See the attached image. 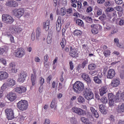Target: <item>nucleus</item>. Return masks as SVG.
Instances as JSON below:
<instances>
[{
  "instance_id": "f257e3e1",
  "label": "nucleus",
  "mask_w": 124,
  "mask_h": 124,
  "mask_svg": "<svg viewBox=\"0 0 124 124\" xmlns=\"http://www.w3.org/2000/svg\"><path fill=\"white\" fill-rule=\"evenodd\" d=\"M85 89L84 83L81 81H76L73 85V90L76 93H81Z\"/></svg>"
},
{
  "instance_id": "f03ea898",
  "label": "nucleus",
  "mask_w": 124,
  "mask_h": 124,
  "mask_svg": "<svg viewBox=\"0 0 124 124\" xmlns=\"http://www.w3.org/2000/svg\"><path fill=\"white\" fill-rule=\"evenodd\" d=\"M29 107V103L26 100H21L17 104V108L20 111H25Z\"/></svg>"
},
{
  "instance_id": "7ed1b4c3",
  "label": "nucleus",
  "mask_w": 124,
  "mask_h": 124,
  "mask_svg": "<svg viewBox=\"0 0 124 124\" xmlns=\"http://www.w3.org/2000/svg\"><path fill=\"white\" fill-rule=\"evenodd\" d=\"M83 95L84 97L87 99V100H91L93 99V93L92 92L91 89H88L87 88H86L83 92Z\"/></svg>"
},
{
  "instance_id": "20e7f679",
  "label": "nucleus",
  "mask_w": 124,
  "mask_h": 124,
  "mask_svg": "<svg viewBox=\"0 0 124 124\" xmlns=\"http://www.w3.org/2000/svg\"><path fill=\"white\" fill-rule=\"evenodd\" d=\"M2 20L6 24H12L14 22V18L11 16L7 14L2 16Z\"/></svg>"
},
{
  "instance_id": "39448f33",
  "label": "nucleus",
  "mask_w": 124,
  "mask_h": 124,
  "mask_svg": "<svg viewBox=\"0 0 124 124\" xmlns=\"http://www.w3.org/2000/svg\"><path fill=\"white\" fill-rule=\"evenodd\" d=\"M13 12L14 15H15L16 18L19 19V18H21V17L25 14V10L23 8H20L14 10Z\"/></svg>"
},
{
  "instance_id": "423d86ee",
  "label": "nucleus",
  "mask_w": 124,
  "mask_h": 124,
  "mask_svg": "<svg viewBox=\"0 0 124 124\" xmlns=\"http://www.w3.org/2000/svg\"><path fill=\"white\" fill-rule=\"evenodd\" d=\"M5 113L7 116L8 120H13L15 118L14 115V110L12 108H6L5 109Z\"/></svg>"
},
{
  "instance_id": "0eeeda50",
  "label": "nucleus",
  "mask_w": 124,
  "mask_h": 124,
  "mask_svg": "<svg viewBox=\"0 0 124 124\" xmlns=\"http://www.w3.org/2000/svg\"><path fill=\"white\" fill-rule=\"evenodd\" d=\"M27 76V72L25 71H22L18 75V81L19 82V83H24V82H25L26 80Z\"/></svg>"
},
{
  "instance_id": "6e6552de",
  "label": "nucleus",
  "mask_w": 124,
  "mask_h": 124,
  "mask_svg": "<svg viewBox=\"0 0 124 124\" xmlns=\"http://www.w3.org/2000/svg\"><path fill=\"white\" fill-rule=\"evenodd\" d=\"M25 55H26L25 50L21 48H17V50L15 52V56H16V58H22Z\"/></svg>"
},
{
  "instance_id": "1a4fd4ad",
  "label": "nucleus",
  "mask_w": 124,
  "mask_h": 124,
  "mask_svg": "<svg viewBox=\"0 0 124 124\" xmlns=\"http://www.w3.org/2000/svg\"><path fill=\"white\" fill-rule=\"evenodd\" d=\"M71 110L73 113L77 114V115H78V116H82L84 114V110L80 108L73 107L71 108Z\"/></svg>"
},
{
  "instance_id": "9d476101",
  "label": "nucleus",
  "mask_w": 124,
  "mask_h": 124,
  "mask_svg": "<svg viewBox=\"0 0 124 124\" xmlns=\"http://www.w3.org/2000/svg\"><path fill=\"white\" fill-rule=\"evenodd\" d=\"M90 110L91 111L92 114L94 118L97 119L99 118V114L97 112V110L96 109V107L95 106H91Z\"/></svg>"
},
{
  "instance_id": "9b49d317",
  "label": "nucleus",
  "mask_w": 124,
  "mask_h": 124,
  "mask_svg": "<svg viewBox=\"0 0 124 124\" xmlns=\"http://www.w3.org/2000/svg\"><path fill=\"white\" fill-rule=\"evenodd\" d=\"M83 116H85L88 119H90L91 122H95L94 118H93V114L89 112L88 110H85L83 111V114H82Z\"/></svg>"
},
{
  "instance_id": "f8f14e48",
  "label": "nucleus",
  "mask_w": 124,
  "mask_h": 124,
  "mask_svg": "<svg viewBox=\"0 0 124 124\" xmlns=\"http://www.w3.org/2000/svg\"><path fill=\"white\" fill-rule=\"evenodd\" d=\"M100 93V95L101 96H103L105 93H107L108 92V86H104L102 87L99 90Z\"/></svg>"
},
{
  "instance_id": "ddd939ff",
  "label": "nucleus",
  "mask_w": 124,
  "mask_h": 124,
  "mask_svg": "<svg viewBox=\"0 0 124 124\" xmlns=\"http://www.w3.org/2000/svg\"><path fill=\"white\" fill-rule=\"evenodd\" d=\"M70 51L69 55L72 58H77V52H76V49L74 46H70Z\"/></svg>"
},
{
  "instance_id": "4468645a",
  "label": "nucleus",
  "mask_w": 124,
  "mask_h": 124,
  "mask_svg": "<svg viewBox=\"0 0 124 124\" xmlns=\"http://www.w3.org/2000/svg\"><path fill=\"white\" fill-rule=\"evenodd\" d=\"M115 74V70L113 69H110L108 72L107 77L108 79H113Z\"/></svg>"
},
{
  "instance_id": "2eb2a0df",
  "label": "nucleus",
  "mask_w": 124,
  "mask_h": 124,
  "mask_svg": "<svg viewBox=\"0 0 124 124\" xmlns=\"http://www.w3.org/2000/svg\"><path fill=\"white\" fill-rule=\"evenodd\" d=\"M56 26L57 31H60L62 29V17H61V16L58 17L56 22Z\"/></svg>"
},
{
  "instance_id": "dca6fc26",
  "label": "nucleus",
  "mask_w": 124,
  "mask_h": 124,
  "mask_svg": "<svg viewBox=\"0 0 124 124\" xmlns=\"http://www.w3.org/2000/svg\"><path fill=\"white\" fill-rule=\"evenodd\" d=\"M16 94L13 92H11L7 95V98L10 100V101H14L16 99Z\"/></svg>"
},
{
  "instance_id": "f3484780",
  "label": "nucleus",
  "mask_w": 124,
  "mask_h": 124,
  "mask_svg": "<svg viewBox=\"0 0 124 124\" xmlns=\"http://www.w3.org/2000/svg\"><path fill=\"white\" fill-rule=\"evenodd\" d=\"M22 28H21V26H16L15 28L12 29L11 30V32L12 33H15V32H17V33H20L21 31H22Z\"/></svg>"
},
{
  "instance_id": "a211bd4d",
  "label": "nucleus",
  "mask_w": 124,
  "mask_h": 124,
  "mask_svg": "<svg viewBox=\"0 0 124 124\" xmlns=\"http://www.w3.org/2000/svg\"><path fill=\"white\" fill-rule=\"evenodd\" d=\"M81 78L87 82V84H91V78H90L88 74H87L86 73H82L81 74Z\"/></svg>"
},
{
  "instance_id": "6ab92c4d",
  "label": "nucleus",
  "mask_w": 124,
  "mask_h": 124,
  "mask_svg": "<svg viewBox=\"0 0 124 124\" xmlns=\"http://www.w3.org/2000/svg\"><path fill=\"white\" fill-rule=\"evenodd\" d=\"M8 78V73L5 71H0V80H5Z\"/></svg>"
},
{
  "instance_id": "aec40b11",
  "label": "nucleus",
  "mask_w": 124,
  "mask_h": 124,
  "mask_svg": "<svg viewBox=\"0 0 124 124\" xmlns=\"http://www.w3.org/2000/svg\"><path fill=\"white\" fill-rule=\"evenodd\" d=\"M6 5L10 7H17L18 3L14 0H9L6 2Z\"/></svg>"
},
{
  "instance_id": "412c9836",
  "label": "nucleus",
  "mask_w": 124,
  "mask_h": 124,
  "mask_svg": "<svg viewBox=\"0 0 124 124\" xmlns=\"http://www.w3.org/2000/svg\"><path fill=\"white\" fill-rule=\"evenodd\" d=\"M33 74H31V80L32 83V86H35L36 84V72L33 71Z\"/></svg>"
},
{
  "instance_id": "4be33fe9",
  "label": "nucleus",
  "mask_w": 124,
  "mask_h": 124,
  "mask_svg": "<svg viewBox=\"0 0 124 124\" xmlns=\"http://www.w3.org/2000/svg\"><path fill=\"white\" fill-rule=\"evenodd\" d=\"M120 79L116 78L111 81V87H118V86L120 85Z\"/></svg>"
},
{
  "instance_id": "5701e85b",
  "label": "nucleus",
  "mask_w": 124,
  "mask_h": 124,
  "mask_svg": "<svg viewBox=\"0 0 124 124\" xmlns=\"http://www.w3.org/2000/svg\"><path fill=\"white\" fill-rule=\"evenodd\" d=\"M108 100L116 99L115 102H119L120 101V97L118 95L115 96L112 93H109L108 94Z\"/></svg>"
},
{
  "instance_id": "b1692460",
  "label": "nucleus",
  "mask_w": 124,
  "mask_h": 124,
  "mask_svg": "<svg viewBox=\"0 0 124 124\" xmlns=\"http://www.w3.org/2000/svg\"><path fill=\"white\" fill-rule=\"evenodd\" d=\"M9 68L13 73H16L17 72V69H16V65L14 62H11L9 64Z\"/></svg>"
},
{
  "instance_id": "393cba45",
  "label": "nucleus",
  "mask_w": 124,
  "mask_h": 124,
  "mask_svg": "<svg viewBox=\"0 0 124 124\" xmlns=\"http://www.w3.org/2000/svg\"><path fill=\"white\" fill-rule=\"evenodd\" d=\"M6 85L8 87H13L15 85V80L12 78H9L6 82Z\"/></svg>"
},
{
  "instance_id": "a878e982",
  "label": "nucleus",
  "mask_w": 124,
  "mask_h": 124,
  "mask_svg": "<svg viewBox=\"0 0 124 124\" xmlns=\"http://www.w3.org/2000/svg\"><path fill=\"white\" fill-rule=\"evenodd\" d=\"M50 25V20H46V22H44L43 24V27L44 30L46 31H49V28H50L49 26Z\"/></svg>"
},
{
  "instance_id": "bb28decb",
  "label": "nucleus",
  "mask_w": 124,
  "mask_h": 124,
  "mask_svg": "<svg viewBox=\"0 0 124 124\" xmlns=\"http://www.w3.org/2000/svg\"><path fill=\"white\" fill-rule=\"evenodd\" d=\"M114 42L115 44H116L117 47H119L121 49H124V46L122 44H120L119 40L118 38H114Z\"/></svg>"
},
{
  "instance_id": "cd10ccee",
  "label": "nucleus",
  "mask_w": 124,
  "mask_h": 124,
  "mask_svg": "<svg viewBox=\"0 0 124 124\" xmlns=\"http://www.w3.org/2000/svg\"><path fill=\"white\" fill-rule=\"evenodd\" d=\"M99 109L100 112H101L102 114H103V115H106L107 114L106 109H105V108L103 106V105H100L99 107Z\"/></svg>"
},
{
  "instance_id": "c85d7f7f",
  "label": "nucleus",
  "mask_w": 124,
  "mask_h": 124,
  "mask_svg": "<svg viewBox=\"0 0 124 124\" xmlns=\"http://www.w3.org/2000/svg\"><path fill=\"white\" fill-rule=\"evenodd\" d=\"M57 103H58L57 99H53L50 104L51 108H57Z\"/></svg>"
},
{
  "instance_id": "c756f323",
  "label": "nucleus",
  "mask_w": 124,
  "mask_h": 124,
  "mask_svg": "<svg viewBox=\"0 0 124 124\" xmlns=\"http://www.w3.org/2000/svg\"><path fill=\"white\" fill-rule=\"evenodd\" d=\"M82 31L78 30H76L74 31V35L80 37L82 35Z\"/></svg>"
},
{
  "instance_id": "7c9ffc66",
  "label": "nucleus",
  "mask_w": 124,
  "mask_h": 124,
  "mask_svg": "<svg viewBox=\"0 0 124 124\" xmlns=\"http://www.w3.org/2000/svg\"><path fill=\"white\" fill-rule=\"evenodd\" d=\"M78 102L80 104L85 103V98L82 96H78L77 98Z\"/></svg>"
},
{
  "instance_id": "2f4dec72",
  "label": "nucleus",
  "mask_w": 124,
  "mask_h": 124,
  "mask_svg": "<svg viewBox=\"0 0 124 124\" xmlns=\"http://www.w3.org/2000/svg\"><path fill=\"white\" fill-rule=\"evenodd\" d=\"M8 51V47L5 46L3 48L0 47V55H3V53H6Z\"/></svg>"
},
{
  "instance_id": "473e14b6",
  "label": "nucleus",
  "mask_w": 124,
  "mask_h": 124,
  "mask_svg": "<svg viewBox=\"0 0 124 124\" xmlns=\"http://www.w3.org/2000/svg\"><path fill=\"white\" fill-rule=\"evenodd\" d=\"M103 54L105 58H108V57H110V55H111V51L107 49L103 52Z\"/></svg>"
},
{
  "instance_id": "72a5a7b5",
  "label": "nucleus",
  "mask_w": 124,
  "mask_h": 124,
  "mask_svg": "<svg viewBox=\"0 0 124 124\" xmlns=\"http://www.w3.org/2000/svg\"><path fill=\"white\" fill-rule=\"evenodd\" d=\"M95 67H96V66L94 64L92 63L88 65V70H94Z\"/></svg>"
},
{
  "instance_id": "f704fd0d",
  "label": "nucleus",
  "mask_w": 124,
  "mask_h": 124,
  "mask_svg": "<svg viewBox=\"0 0 124 124\" xmlns=\"http://www.w3.org/2000/svg\"><path fill=\"white\" fill-rule=\"evenodd\" d=\"M93 81L96 84H101L102 83L101 79L98 78H96V77H93Z\"/></svg>"
},
{
  "instance_id": "c9c22d12",
  "label": "nucleus",
  "mask_w": 124,
  "mask_h": 124,
  "mask_svg": "<svg viewBox=\"0 0 124 124\" xmlns=\"http://www.w3.org/2000/svg\"><path fill=\"white\" fill-rule=\"evenodd\" d=\"M40 34H41V29H40V28H37L36 29V38L38 39V37L40 36Z\"/></svg>"
},
{
  "instance_id": "e433bc0d",
  "label": "nucleus",
  "mask_w": 124,
  "mask_h": 124,
  "mask_svg": "<svg viewBox=\"0 0 124 124\" xmlns=\"http://www.w3.org/2000/svg\"><path fill=\"white\" fill-rule=\"evenodd\" d=\"M84 20L87 23H89V24L93 23V18L92 17L87 16L84 18Z\"/></svg>"
},
{
  "instance_id": "4c0bfd02",
  "label": "nucleus",
  "mask_w": 124,
  "mask_h": 124,
  "mask_svg": "<svg viewBox=\"0 0 124 124\" xmlns=\"http://www.w3.org/2000/svg\"><path fill=\"white\" fill-rule=\"evenodd\" d=\"M66 14V8L65 7L61 8L60 15L61 16H64Z\"/></svg>"
},
{
  "instance_id": "58836bf2",
  "label": "nucleus",
  "mask_w": 124,
  "mask_h": 124,
  "mask_svg": "<svg viewBox=\"0 0 124 124\" xmlns=\"http://www.w3.org/2000/svg\"><path fill=\"white\" fill-rule=\"evenodd\" d=\"M76 24L80 27H84V22L81 19H78L76 20Z\"/></svg>"
},
{
  "instance_id": "ea45409f",
  "label": "nucleus",
  "mask_w": 124,
  "mask_h": 124,
  "mask_svg": "<svg viewBox=\"0 0 124 124\" xmlns=\"http://www.w3.org/2000/svg\"><path fill=\"white\" fill-rule=\"evenodd\" d=\"M5 85L3 84V85L1 87V89H0V98H1L2 96V93H3V90H5Z\"/></svg>"
},
{
  "instance_id": "a19ab883",
  "label": "nucleus",
  "mask_w": 124,
  "mask_h": 124,
  "mask_svg": "<svg viewBox=\"0 0 124 124\" xmlns=\"http://www.w3.org/2000/svg\"><path fill=\"white\" fill-rule=\"evenodd\" d=\"M73 11L72 10V8H69L68 9H66V13L68 15V16H71Z\"/></svg>"
},
{
  "instance_id": "79ce46f5",
  "label": "nucleus",
  "mask_w": 124,
  "mask_h": 124,
  "mask_svg": "<svg viewBox=\"0 0 124 124\" xmlns=\"http://www.w3.org/2000/svg\"><path fill=\"white\" fill-rule=\"evenodd\" d=\"M66 43V41H65V39H62V42L60 43V45L62 47V49H63L64 48Z\"/></svg>"
},
{
  "instance_id": "37998d69",
  "label": "nucleus",
  "mask_w": 124,
  "mask_h": 124,
  "mask_svg": "<svg viewBox=\"0 0 124 124\" xmlns=\"http://www.w3.org/2000/svg\"><path fill=\"white\" fill-rule=\"evenodd\" d=\"M108 100V104L109 106H114V104H115V102H116V99H110Z\"/></svg>"
},
{
  "instance_id": "c03bdc74",
  "label": "nucleus",
  "mask_w": 124,
  "mask_h": 124,
  "mask_svg": "<svg viewBox=\"0 0 124 124\" xmlns=\"http://www.w3.org/2000/svg\"><path fill=\"white\" fill-rule=\"evenodd\" d=\"M119 111L120 112H124V104L118 106Z\"/></svg>"
},
{
  "instance_id": "a18cd8bd",
  "label": "nucleus",
  "mask_w": 124,
  "mask_h": 124,
  "mask_svg": "<svg viewBox=\"0 0 124 124\" xmlns=\"http://www.w3.org/2000/svg\"><path fill=\"white\" fill-rule=\"evenodd\" d=\"M101 101L102 102V103L106 104L107 102H108V99H107V98L106 97L104 96L101 98Z\"/></svg>"
},
{
  "instance_id": "49530a36",
  "label": "nucleus",
  "mask_w": 124,
  "mask_h": 124,
  "mask_svg": "<svg viewBox=\"0 0 124 124\" xmlns=\"http://www.w3.org/2000/svg\"><path fill=\"white\" fill-rule=\"evenodd\" d=\"M70 123L72 124H77V121L75 119V117H72L70 118Z\"/></svg>"
},
{
  "instance_id": "de8ad7c7",
  "label": "nucleus",
  "mask_w": 124,
  "mask_h": 124,
  "mask_svg": "<svg viewBox=\"0 0 124 124\" xmlns=\"http://www.w3.org/2000/svg\"><path fill=\"white\" fill-rule=\"evenodd\" d=\"M88 62H89V61H88V59L84 60L82 62V64H81L82 68H85V66H86V65H87V64H88Z\"/></svg>"
},
{
  "instance_id": "09e8293b",
  "label": "nucleus",
  "mask_w": 124,
  "mask_h": 124,
  "mask_svg": "<svg viewBox=\"0 0 124 124\" xmlns=\"http://www.w3.org/2000/svg\"><path fill=\"white\" fill-rule=\"evenodd\" d=\"M99 20L102 21H105V20H106V16L103 14L101 16L99 17Z\"/></svg>"
},
{
  "instance_id": "8fccbe9b",
  "label": "nucleus",
  "mask_w": 124,
  "mask_h": 124,
  "mask_svg": "<svg viewBox=\"0 0 124 124\" xmlns=\"http://www.w3.org/2000/svg\"><path fill=\"white\" fill-rule=\"evenodd\" d=\"M98 27H99V25L98 24H93L91 25V28H92V30H98Z\"/></svg>"
},
{
  "instance_id": "3c124183",
  "label": "nucleus",
  "mask_w": 124,
  "mask_h": 124,
  "mask_svg": "<svg viewBox=\"0 0 124 124\" xmlns=\"http://www.w3.org/2000/svg\"><path fill=\"white\" fill-rule=\"evenodd\" d=\"M44 62H49V56L48 54H46L44 57Z\"/></svg>"
},
{
  "instance_id": "603ef678",
  "label": "nucleus",
  "mask_w": 124,
  "mask_h": 124,
  "mask_svg": "<svg viewBox=\"0 0 124 124\" xmlns=\"http://www.w3.org/2000/svg\"><path fill=\"white\" fill-rule=\"evenodd\" d=\"M46 42L47 44H51L52 43V37L48 36L46 38Z\"/></svg>"
},
{
  "instance_id": "864d4df0",
  "label": "nucleus",
  "mask_w": 124,
  "mask_h": 124,
  "mask_svg": "<svg viewBox=\"0 0 124 124\" xmlns=\"http://www.w3.org/2000/svg\"><path fill=\"white\" fill-rule=\"evenodd\" d=\"M8 37L10 39L11 43H14V37H13V36H12V35H8Z\"/></svg>"
},
{
  "instance_id": "5fc2aeb1",
  "label": "nucleus",
  "mask_w": 124,
  "mask_h": 124,
  "mask_svg": "<svg viewBox=\"0 0 124 124\" xmlns=\"http://www.w3.org/2000/svg\"><path fill=\"white\" fill-rule=\"evenodd\" d=\"M81 122L82 123H84V124H86L89 122V120L87 119V118H86V117H82L80 119Z\"/></svg>"
},
{
  "instance_id": "6e6d98bb",
  "label": "nucleus",
  "mask_w": 124,
  "mask_h": 124,
  "mask_svg": "<svg viewBox=\"0 0 124 124\" xmlns=\"http://www.w3.org/2000/svg\"><path fill=\"white\" fill-rule=\"evenodd\" d=\"M114 9H115V10H116L117 11H119V12H123V8L121 6H117L116 7H115L114 8Z\"/></svg>"
},
{
  "instance_id": "4d7b16f0",
  "label": "nucleus",
  "mask_w": 124,
  "mask_h": 124,
  "mask_svg": "<svg viewBox=\"0 0 124 124\" xmlns=\"http://www.w3.org/2000/svg\"><path fill=\"white\" fill-rule=\"evenodd\" d=\"M44 78L42 77H40L39 78V84L40 86H43V84H44Z\"/></svg>"
},
{
  "instance_id": "13d9d810",
  "label": "nucleus",
  "mask_w": 124,
  "mask_h": 124,
  "mask_svg": "<svg viewBox=\"0 0 124 124\" xmlns=\"http://www.w3.org/2000/svg\"><path fill=\"white\" fill-rule=\"evenodd\" d=\"M15 92L17 93H22L21 91V87H16L15 89Z\"/></svg>"
},
{
  "instance_id": "bf43d9fd",
  "label": "nucleus",
  "mask_w": 124,
  "mask_h": 124,
  "mask_svg": "<svg viewBox=\"0 0 124 124\" xmlns=\"http://www.w3.org/2000/svg\"><path fill=\"white\" fill-rule=\"evenodd\" d=\"M20 91L21 92V93H26V92H27V88L25 87H20Z\"/></svg>"
},
{
  "instance_id": "052dcab7",
  "label": "nucleus",
  "mask_w": 124,
  "mask_h": 124,
  "mask_svg": "<svg viewBox=\"0 0 124 124\" xmlns=\"http://www.w3.org/2000/svg\"><path fill=\"white\" fill-rule=\"evenodd\" d=\"M92 32L93 34H97L98 33V29H92Z\"/></svg>"
},
{
  "instance_id": "680f3d73",
  "label": "nucleus",
  "mask_w": 124,
  "mask_h": 124,
  "mask_svg": "<svg viewBox=\"0 0 124 124\" xmlns=\"http://www.w3.org/2000/svg\"><path fill=\"white\" fill-rule=\"evenodd\" d=\"M69 65L70 70H73V69L74 68V65H73V63L72 62H69Z\"/></svg>"
},
{
  "instance_id": "e2e57ef3",
  "label": "nucleus",
  "mask_w": 124,
  "mask_h": 124,
  "mask_svg": "<svg viewBox=\"0 0 124 124\" xmlns=\"http://www.w3.org/2000/svg\"><path fill=\"white\" fill-rule=\"evenodd\" d=\"M56 87H58V84L56 83V81H54L52 84V89H55Z\"/></svg>"
},
{
  "instance_id": "0e129e2a",
  "label": "nucleus",
  "mask_w": 124,
  "mask_h": 124,
  "mask_svg": "<svg viewBox=\"0 0 124 124\" xmlns=\"http://www.w3.org/2000/svg\"><path fill=\"white\" fill-rule=\"evenodd\" d=\"M115 3L116 4H118L120 5V4H122L123 3V0H115Z\"/></svg>"
},
{
  "instance_id": "69168bd1",
  "label": "nucleus",
  "mask_w": 124,
  "mask_h": 124,
  "mask_svg": "<svg viewBox=\"0 0 124 124\" xmlns=\"http://www.w3.org/2000/svg\"><path fill=\"white\" fill-rule=\"evenodd\" d=\"M77 4L78 5V9H81V8L82 7V3H81V2L78 1L77 2Z\"/></svg>"
},
{
  "instance_id": "338daca9",
  "label": "nucleus",
  "mask_w": 124,
  "mask_h": 124,
  "mask_svg": "<svg viewBox=\"0 0 124 124\" xmlns=\"http://www.w3.org/2000/svg\"><path fill=\"white\" fill-rule=\"evenodd\" d=\"M105 5L106 7H109V6H111V3H110L109 1H106L105 2Z\"/></svg>"
},
{
  "instance_id": "774afa93",
  "label": "nucleus",
  "mask_w": 124,
  "mask_h": 124,
  "mask_svg": "<svg viewBox=\"0 0 124 124\" xmlns=\"http://www.w3.org/2000/svg\"><path fill=\"white\" fill-rule=\"evenodd\" d=\"M18 119L20 122H23L25 120V117L23 115H20L19 116Z\"/></svg>"
}]
</instances>
